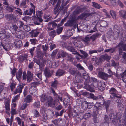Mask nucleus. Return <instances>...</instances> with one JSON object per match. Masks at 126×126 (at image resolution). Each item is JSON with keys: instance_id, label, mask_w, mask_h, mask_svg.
<instances>
[{"instance_id": "45", "label": "nucleus", "mask_w": 126, "mask_h": 126, "mask_svg": "<svg viewBox=\"0 0 126 126\" xmlns=\"http://www.w3.org/2000/svg\"><path fill=\"white\" fill-rule=\"evenodd\" d=\"M99 35V34L98 33H96L94 35H93L90 37V38L91 40V39L93 41H94L97 38Z\"/></svg>"}, {"instance_id": "3", "label": "nucleus", "mask_w": 126, "mask_h": 126, "mask_svg": "<svg viewBox=\"0 0 126 126\" xmlns=\"http://www.w3.org/2000/svg\"><path fill=\"white\" fill-rule=\"evenodd\" d=\"M117 91L114 88L112 87L110 88L109 90V94H111L110 98L111 99L115 97L118 98H121V96L120 95L117 94Z\"/></svg>"}, {"instance_id": "26", "label": "nucleus", "mask_w": 126, "mask_h": 126, "mask_svg": "<svg viewBox=\"0 0 126 126\" xmlns=\"http://www.w3.org/2000/svg\"><path fill=\"white\" fill-rule=\"evenodd\" d=\"M110 102L111 101L110 100H108L106 101H104L103 103V105L105 106L107 111L108 110V108L110 104Z\"/></svg>"}, {"instance_id": "28", "label": "nucleus", "mask_w": 126, "mask_h": 126, "mask_svg": "<svg viewBox=\"0 0 126 126\" xmlns=\"http://www.w3.org/2000/svg\"><path fill=\"white\" fill-rule=\"evenodd\" d=\"M117 47L119 48H123L124 51H126V45L125 44L123 43L122 42H120Z\"/></svg>"}, {"instance_id": "1", "label": "nucleus", "mask_w": 126, "mask_h": 126, "mask_svg": "<svg viewBox=\"0 0 126 126\" xmlns=\"http://www.w3.org/2000/svg\"><path fill=\"white\" fill-rule=\"evenodd\" d=\"M86 11L88 13H86V12H84L83 13L80 15L79 16L76 17V20H78L79 19L86 20L87 18L89 17L90 16H93L95 15H96L97 13L95 11H93L91 13H90V11L87 10Z\"/></svg>"}, {"instance_id": "64", "label": "nucleus", "mask_w": 126, "mask_h": 126, "mask_svg": "<svg viewBox=\"0 0 126 126\" xmlns=\"http://www.w3.org/2000/svg\"><path fill=\"white\" fill-rule=\"evenodd\" d=\"M81 10V9L76 10L73 12V14L74 15H76L79 14L80 13Z\"/></svg>"}, {"instance_id": "34", "label": "nucleus", "mask_w": 126, "mask_h": 126, "mask_svg": "<svg viewBox=\"0 0 126 126\" xmlns=\"http://www.w3.org/2000/svg\"><path fill=\"white\" fill-rule=\"evenodd\" d=\"M31 10V9H30L29 11L27 10H26L24 11L23 13V15L24 16H31L33 13V12Z\"/></svg>"}, {"instance_id": "52", "label": "nucleus", "mask_w": 126, "mask_h": 126, "mask_svg": "<svg viewBox=\"0 0 126 126\" xmlns=\"http://www.w3.org/2000/svg\"><path fill=\"white\" fill-rule=\"evenodd\" d=\"M45 61L44 60H43L42 62H40V61H39L38 65H39L40 69H42L43 67H44V62Z\"/></svg>"}, {"instance_id": "18", "label": "nucleus", "mask_w": 126, "mask_h": 126, "mask_svg": "<svg viewBox=\"0 0 126 126\" xmlns=\"http://www.w3.org/2000/svg\"><path fill=\"white\" fill-rule=\"evenodd\" d=\"M5 108L6 113L8 115L10 114V101H7L5 102Z\"/></svg>"}, {"instance_id": "20", "label": "nucleus", "mask_w": 126, "mask_h": 126, "mask_svg": "<svg viewBox=\"0 0 126 126\" xmlns=\"http://www.w3.org/2000/svg\"><path fill=\"white\" fill-rule=\"evenodd\" d=\"M82 41L86 45H89L91 43V42L90 38V37L86 36L82 39Z\"/></svg>"}, {"instance_id": "7", "label": "nucleus", "mask_w": 126, "mask_h": 126, "mask_svg": "<svg viewBox=\"0 0 126 126\" xmlns=\"http://www.w3.org/2000/svg\"><path fill=\"white\" fill-rule=\"evenodd\" d=\"M115 76L118 79H122L124 82L126 83V70L120 74H116Z\"/></svg>"}, {"instance_id": "6", "label": "nucleus", "mask_w": 126, "mask_h": 126, "mask_svg": "<svg viewBox=\"0 0 126 126\" xmlns=\"http://www.w3.org/2000/svg\"><path fill=\"white\" fill-rule=\"evenodd\" d=\"M25 84L24 83L21 84L19 86H18L16 89L14 91L13 94H16L17 93L20 94L22 92V89L25 85Z\"/></svg>"}, {"instance_id": "53", "label": "nucleus", "mask_w": 126, "mask_h": 126, "mask_svg": "<svg viewBox=\"0 0 126 126\" xmlns=\"http://www.w3.org/2000/svg\"><path fill=\"white\" fill-rule=\"evenodd\" d=\"M23 28V29L25 31L27 32H29L31 30L30 27L29 26L26 25H24Z\"/></svg>"}, {"instance_id": "16", "label": "nucleus", "mask_w": 126, "mask_h": 126, "mask_svg": "<svg viewBox=\"0 0 126 126\" xmlns=\"http://www.w3.org/2000/svg\"><path fill=\"white\" fill-rule=\"evenodd\" d=\"M110 120L113 124L115 125L116 122V121L117 118L116 116L114 114H110L109 115Z\"/></svg>"}, {"instance_id": "47", "label": "nucleus", "mask_w": 126, "mask_h": 126, "mask_svg": "<svg viewBox=\"0 0 126 126\" xmlns=\"http://www.w3.org/2000/svg\"><path fill=\"white\" fill-rule=\"evenodd\" d=\"M33 113L34 116L35 117L37 118L39 117L40 116V114L37 110H33Z\"/></svg>"}, {"instance_id": "33", "label": "nucleus", "mask_w": 126, "mask_h": 126, "mask_svg": "<svg viewBox=\"0 0 126 126\" xmlns=\"http://www.w3.org/2000/svg\"><path fill=\"white\" fill-rule=\"evenodd\" d=\"M41 48L42 49L43 52L45 54L47 53V50L48 48V46L47 44L42 45L41 46Z\"/></svg>"}, {"instance_id": "29", "label": "nucleus", "mask_w": 126, "mask_h": 126, "mask_svg": "<svg viewBox=\"0 0 126 126\" xmlns=\"http://www.w3.org/2000/svg\"><path fill=\"white\" fill-rule=\"evenodd\" d=\"M0 45L2 46L3 48L6 51L9 50L11 49V47L9 44H6L4 45L2 42H1Z\"/></svg>"}, {"instance_id": "2", "label": "nucleus", "mask_w": 126, "mask_h": 126, "mask_svg": "<svg viewBox=\"0 0 126 126\" xmlns=\"http://www.w3.org/2000/svg\"><path fill=\"white\" fill-rule=\"evenodd\" d=\"M40 100L42 102L46 101L49 106L52 105L54 102L53 99L51 96H47L45 94H42L41 96Z\"/></svg>"}, {"instance_id": "37", "label": "nucleus", "mask_w": 126, "mask_h": 126, "mask_svg": "<svg viewBox=\"0 0 126 126\" xmlns=\"http://www.w3.org/2000/svg\"><path fill=\"white\" fill-rule=\"evenodd\" d=\"M89 103L86 101H85L81 105L82 108L84 109H85L86 108H89L90 107H89Z\"/></svg>"}, {"instance_id": "10", "label": "nucleus", "mask_w": 126, "mask_h": 126, "mask_svg": "<svg viewBox=\"0 0 126 126\" xmlns=\"http://www.w3.org/2000/svg\"><path fill=\"white\" fill-rule=\"evenodd\" d=\"M48 27H47V29L48 31L53 30L54 28H55L57 25V24H56L54 21H52L48 23Z\"/></svg>"}, {"instance_id": "43", "label": "nucleus", "mask_w": 126, "mask_h": 126, "mask_svg": "<svg viewBox=\"0 0 126 126\" xmlns=\"http://www.w3.org/2000/svg\"><path fill=\"white\" fill-rule=\"evenodd\" d=\"M110 13L113 19H116V14L115 12L112 10H111L110 11Z\"/></svg>"}, {"instance_id": "17", "label": "nucleus", "mask_w": 126, "mask_h": 126, "mask_svg": "<svg viewBox=\"0 0 126 126\" xmlns=\"http://www.w3.org/2000/svg\"><path fill=\"white\" fill-rule=\"evenodd\" d=\"M44 54L42 51L39 50L37 51L36 57L37 58L42 60L43 58Z\"/></svg>"}, {"instance_id": "63", "label": "nucleus", "mask_w": 126, "mask_h": 126, "mask_svg": "<svg viewBox=\"0 0 126 126\" xmlns=\"http://www.w3.org/2000/svg\"><path fill=\"white\" fill-rule=\"evenodd\" d=\"M100 24L101 26L103 27H105L108 25L107 22L106 21H103L101 22Z\"/></svg>"}, {"instance_id": "25", "label": "nucleus", "mask_w": 126, "mask_h": 126, "mask_svg": "<svg viewBox=\"0 0 126 126\" xmlns=\"http://www.w3.org/2000/svg\"><path fill=\"white\" fill-rule=\"evenodd\" d=\"M33 77V74L31 72L28 71L27 72V80L28 82L32 81Z\"/></svg>"}, {"instance_id": "9", "label": "nucleus", "mask_w": 126, "mask_h": 126, "mask_svg": "<svg viewBox=\"0 0 126 126\" xmlns=\"http://www.w3.org/2000/svg\"><path fill=\"white\" fill-rule=\"evenodd\" d=\"M0 37L2 39H8L11 36V33H9L8 31L4 32L1 33H0Z\"/></svg>"}, {"instance_id": "4", "label": "nucleus", "mask_w": 126, "mask_h": 126, "mask_svg": "<svg viewBox=\"0 0 126 126\" xmlns=\"http://www.w3.org/2000/svg\"><path fill=\"white\" fill-rule=\"evenodd\" d=\"M100 69H100L98 70V74L99 77L105 80H107L109 77H110V76L108 75L107 74L104 72L101 71Z\"/></svg>"}, {"instance_id": "49", "label": "nucleus", "mask_w": 126, "mask_h": 126, "mask_svg": "<svg viewBox=\"0 0 126 126\" xmlns=\"http://www.w3.org/2000/svg\"><path fill=\"white\" fill-rule=\"evenodd\" d=\"M17 9L18 10H16L14 11V14H18L21 15H23V13L22 12V10L20 8H17Z\"/></svg>"}, {"instance_id": "12", "label": "nucleus", "mask_w": 126, "mask_h": 126, "mask_svg": "<svg viewBox=\"0 0 126 126\" xmlns=\"http://www.w3.org/2000/svg\"><path fill=\"white\" fill-rule=\"evenodd\" d=\"M66 43L64 44V45H65V47L66 48L69 50L73 52V54H75L77 53V51H76V50L71 45V43H70L68 45H65Z\"/></svg>"}, {"instance_id": "56", "label": "nucleus", "mask_w": 126, "mask_h": 126, "mask_svg": "<svg viewBox=\"0 0 126 126\" xmlns=\"http://www.w3.org/2000/svg\"><path fill=\"white\" fill-rule=\"evenodd\" d=\"M30 42L31 43L32 45H35L37 42V39L35 38L31 39L30 40Z\"/></svg>"}, {"instance_id": "19", "label": "nucleus", "mask_w": 126, "mask_h": 126, "mask_svg": "<svg viewBox=\"0 0 126 126\" xmlns=\"http://www.w3.org/2000/svg\"><path fill=\"white\" fill-rule=\"evenodd\" d=\"M30 37L32 38L37 37L39 33V32L36 30H32L31 32H29Z\"/></svg>"}, {"instance_id": "15", "label": "nucleus", "mask_w": 126, "mask_h": 126, "mask_svg": "<svg viewBox=\"0 0 126 126\" xmlns=\"http://www.w3.org/2000/svg\"><path fill=\"white\" fill-rule=\"evenodd\" d=\"M76 17H75L74 19H72L68 21L67 23L64 24L65 26L70 27L73 26L76 23L77 20L76 19Z\"/></svg>"}, {"instance_id": "21", "label": "nucleus", "mask_w": 126, "mask_h": 126, "mask_svg": "<svg viewBox=\"0 0 126 126\" xmlns=\"http://www.w3.org/2000/svg\"><path fill=\"white\" fill-rule=\"evenodd\" d=\"M113 30L116 34L117 33L116 37L118 38L119 35L120 29L119 27L117 25H115L114 27Z\"/></svg>"}, {"instance_id": "35", "label": "nucleus", "mask_w": 126, "mask_h": 126, "mask_svg": "<svg viewBox=\"0 0 126 126\" xmlns=\"http://www.w3.org/2000/svg\"><path fill=\"white\" fill-rule=\"evenodd\" d=\"M79 51L83 55H82V58L85 59L89 56L88 54L86 52L81 50H80Z\"/></svg>"}, {"instance_id": "23", "label": "nucleus", "mask_w": 126, "mask_h": 126, "mask_svg": "<svg viewBox=\"0 0 126 126\" xmlns=\"http://www.w3.org/2000/svg\"><path fill=\"white\" fill-rule=\"evenodd\" d=\"M119 13L120 16L123 19H126V11L124 10L120 11Z\"/></svg>"}, {"instance_id": "5", "label": "nucleus", "mask_w": 126, "mask_h": 126, "mask_svg": "<svg viewBox=\"0 0 126 126\" xmlns=\"http://www.w3.org/2000/svg\"><path fill=\"white\" fill-rule=\"evenodd\" d=\"M37 80V81H35L33 82H32L30 84V85H31L30 88L29 89V91L30 93L31 94H32L33 93V89L32 88L33 87L36 88V87L39 85L40 84V83L39 82L40 81L39 80H38L37 78L35 79Z\"/></svg>"}, {"instance_id": "32", "label": "nucleus", "mask_w": 126, "mask_h": 126, "mask_svg": "<svg viewBox=\"0 0 126 126\" xmlns=\"http://www.w3.org/2000/svg\"><path fill=\"white\" fill-rule=\"evenodd\" d=\"M65 72L64 70L60 69L57 71L56 75L57 76H61L63 75Z\"/></svg>"}, {"instance_id": "54", "label": "nucleus", "mask_w": 126, "mask_h": 126, "mask_svg": "<svg viewBox=\"0 0 126 126\" xmlns=\"http://www.w3.org/2000/svg\"><path fill=\"white\" fill-rule=\"evenodd\" d=\"M34 107L36 108L40 107V102L39 101L35 102L33 104Z\"/></svg>"}, {"instance_id": "30", "label": "nucleus", "mask_w": 126, "mask_h": 126, "mask_svg": "<svg viewBox=\"0 0 126 126\" xmlns=\"http://www.w3.org/2000/svg\"><path fill=\"white\" fill-rule=\"evenodd\" d=\"M22 74V71L21 68H20L18 72L16 73V77L17 79L19 80V79L21 78Z\"/></svg>"}, {"instance_id": "55", "label": "nucleus", "mask_w": 126, "mask_h": 126, "mask_svg": "<svg viewBox=\"0 0 126 126\" xmlns=\"http://www.w3.org/2000/svg\"><path fill=\"white\" fill-rule=\"evenodd\" d=\"M26 2L25 0H23L20 3V7H23L24 8L26 7Z\"/></svg>"}, {"instance_id": "46", "label": "nucleus", "mask_w": 126, "mask_h": 126, "mask_svg": "<svg viewBox=\"0 0 126 126\" xmlns=\"http://www.w3.org/2000/svg\"><path fill=\"white\" fill-rule=\"evenodd\" d=\"M104 123H106L107 124L109 125L110 123L108 115H105L104 119Z\"/></svg>"}, {"instance_id": "11", "label": "nucleus", "mask_w": 126, "mask_h": 126, "mask_svg": "<svg viewBox=\"0 0 126 126\" xmlns=\"http://www.w3.org/2000/svg\"><path fill=\"white\" fill-rule=\"evenodd\" d=\"M69 2V0H67L66 1L65 0H62V3L61 4L60 9L61 10H63V9L65 8V9H64V11H65V10H66V9L68 7L69 5H68L66 7H64V6L66 5Z\"/></svg>"}, {"instance_id": "24", "label": "nucleus", "mask_w": 126, "mask_h": 126, "mask_svg": "<svg viewBox=\"0 0 126 126\" xmlns=\"http://www.w3.org/2000/svg\"><path fill=\"white\" fill-rule=\"evenodd\" d=\"M98 85V88L100 91H103L105 89L106 86L105 82L99 83Z\"/></svg>"}, {"instance_id": "27", "label": "nucleus", "mask_w": 126, "mask_h": 126, "mask_svg": "<svg viewBox=\"0 0 126 126\" xmlns=\"http://www.w3.org/2000/svg\"><path fill=\"white\" fill-rule=\"evenodd\" d=\"M32 96L31 95H28L25 98L24 101L27 103H29L32 101Z\"/></svg>"}, {"instance_id": "57", "label": "nucleus", "mask_w": 126, "mask_h": 126, "mask_svg": "<svg viewBox=\"0 0 126 126\" xmlns=\"http://www.w3.org/2000/svg\"><path fill=\"white\" fill-rule=\"evenodd\" d=\"M75 45L76 47L78 48H80L82 47V43L80 41H78L76 42Z\"/></svg>"}, {"instance_id": "41", "label": "nucleus", "mask_w": 126, "mask_h": 126, "mask_svg": "<svg viewBox=\"0 0 126 126\" xmlns=\"http://www.w3.org/2000/svg\"><path fill=\"white\" fill-rule=\"evenodd\" d=\"M83 78L86 80L85 81L84 83L86 84L87 83H89V78H90L89 77L88 75L87 74H85L83 75Z\"/></svg>"}, {"instance_id": "39", "label": "nucleus", "mask_w": 126, "mask_h": 126, "mask_svg": "<svg viewBox=\"0 0 126 126\" xmlns=\"http://www.w3.org/2000/svg\"><path fill=\"white\" fill-rule=\"evenodd\" d=\"M15 47L16 48H19L21 47L22 45V42L21 41L19 40L15 42Z\"/></svg>"}, {"instance_id": "42", "label": "nucleus", "mask_w": 126, "mask_h": 126, "mask_svg": "<svg viewBox=\"0 0 126 126\" xmlns=\"http://www.w3.org/2000/svg\"><path fill=\"white\" fill-rule=\"evenodd\" d=\"M5 9L6 11L8 12L12 13L13 12L14 10L12 6H7L6 7Z\"/></svg>"}, {"instance_id": "13", "label": "nucleus", "mask_w": 126, "mask_h": 126, "mask_svg": "<svg viewBox=\"0 0 126 126\" xmlns=\"http://www.w3.org/2000/svg\"><path fill=\"white\" fill-rule=\"evenodd\" d=\"M44 72L47 78H49L53 74V71L50 70L48 68H46L44 70Z\"/></svg>"}, {"instance_id": "31", "label": "nucleus", "mask_w": 126, "mask_h": 126, "mask_svg": "<svg viewBox=\"0 0 126 126\" xmlns=\"http://www.w3.org/2000/svg\"><path fill=\"white\" fill-rule=\"evenodd\" d=\"M47 114L49 118H52L54 115V112L52 110H48L47 112Z\"/></svg>"}, {"instance_id": "8", "label": "nucleus", "mask_w": 126, "mask_h": 126, "mask_svg": "<svg viewBox=\"0 0 126 126\" xmlns=\"http://www.w3.org/2000/svg\"><path fill=\"white\" fill-rule=\"evenodd\" d=\"M61 3V2L60 0H58L56 5L54 6V13L55 14H57V16L59 14V11L60 10H61L60 8L59 9Z\"/></svg>"}, {"instance_id": "44", "label": "nucleus", "mask_w": 126, "mask_h": 126, "mask_svg": "<svg viewBox=\"0 0 126 126\" xmlns=\"http://www.w3.org/2000/svg\"><path fill=\"white\" fill-rule=\"evenodd\" d=\"M69 72L72 75H75L77 73V71L75 69L71 68L69 69Z\"/></svg>"}, {"instance_id": "22", "label": "nucleus", "mask_w": 126, "mask_h": 126, "mask_svg": "<svg viewBox=\"0 0 126 126\" xmlns=\"http://www.w3.org/2000/svg\"><path fill=\"white\" fill-rule=\"evenodd\" d=\"M28 55L25 54L23 56L20 55L18 57V60L20 63H22L24 61L27 60Z\"/></svg>"}, {"instance_id": "59", "label": "nucleus", "mask_w": 126, "mask_h": 126, "mask_svg": "<svg viewBox=\"0 0 126 126\" xmlns=\"http://www.w3.org/2000/svg\"><path fill=\"white\" fill-rule=\"evenodd\" d=\"M66 57V60L67 61H70V62L73 61V57L71 54H68Z\"/></svg>"}, {"instance_id": "51", "label": "nucleus", "mask_w": 126, "mask_h": 126, "mask_svg": "<svg viewBox=\"0 0 126 126\" xmlns=\"http://www.w3.org/2000/svg\"><path fill=\"white\" fill-rule=\"evenodd\" d=\"M60 52V55H61L62 57L63 58L66 57L68 54L67 53L64 51L63 50H61Z\"/></svg>"}, {"instance_id": "62", "label": "nucleus", "mask_w": 126, "mask_h": 126, "mask_svg": "<svg viewBox=\"0 0 126 126\" xmlns=\"http://www.w3.org/2000/svg\"><path fill=\"white\" fill-rule=\"evenodd\" d=\"M122 118L123 119L122 121L123 122V123L125 124V126H126V110L124 113Z\"/></svg>"}, {"instance_id": "14", "label": "nucleus", "mask_w": 126, "mask_h": 126, "mask_svg": "<svg viewBox=\"0 0 126 126\" xmlns=\"http://www.w3.org/2000/svg\"><path fill=\"white\" fill-rule=\"evenodd\" d=\"M87 83L86 84V85L84 86L85 88L91 92H94L95 90L94 86L92 85H89Z\"/></svg>"}, {"instance_id": "38", "label": "nucleus", "mask_w": 126, "mask_h": 126, "mask_svg": "<svg viewBox=\"0 0 126 126\" xmlns=\"http://www.w3.org/2000/svg\"><path fill=\"white\" fill-rule=\"evenodd\" d=\"M43 21L41 18L38 17L34 21V23L35 24L39 25L40 24V22H42Z\"/></svg>"}, {"instance_id": "36", "label": "nucleus", "mask_w": 126, "mask_h": 126, "mask_svg": "<svg viewBox=\"0 0 126 126\" xmlns=\"http://www.w3.org/2000/svg\"><path fill=\"white\" fill-rule=\"evenodd\" d=\"M119 0H110V2L113 6L116 7L117 6Z\"/></svg>"}, {"instance_id": "61", "label": "nucleus", "mask_w": 126, "mask_h": 126, "mask_svg": "<svg viewBox=\"0 0 126 126\" xmlns=\"http://www.w3.org/2000/svg\"><path fill=\"white\" fill-rule=\"evenodd\" d=\"M20 94H18L13 98L12 99V102H15L17 100H18L19 99V98L20 97Z\"/></svg>"}, {"instance_id": "58", "label": "nucleus", "mask_w": 126, "mask_h": 126, "mask_svg": "<svg viewBox=\"0 0 126 126\" xmlns=\"http://www.w3.org/2000/svg\"><path fill=\"white\" fill-rule=\"evenodd\" d=\"M102 58L105 60L109 61L110 59V57L107 54H105L102 56Z\"/></svg>"}, {"instance_id": "60", "label": "nucleus", "mask_w": 126, "mask_h": 126, "mask_svg": "<svg viewBox=\"0 0 126 126\" xmlns=\"http://www.w3.org/2000/svg\"><path fill=\"white\" fill-rule=\"evenodd\" d=\"M16 120L17 121L18 124L20 126H21L23 121H22L20 118L18 117L16 118Z\"/></svg>"}, {"instance_id": "50", "label": "nucleus", "mask_w": 126, "mask_h": 126, "mask_svg": "<svg viewBox=\"0 0 126 126\" xmlns=\"http://www.w3.org/2000/svg\"><path fill=\"white\" fill-rule=\"evenodd\" d=\"M56 32L55 30H53L51 31L49 33V36L53 38L56 35Z\"/></svg>"}, {"instance_id": "48", "label": "nucleus", "mask_w": 126, "mask_h": 126, "mask_svg": "<svg viewBox=\"0 0 126 126\" xmlns=\"http://www.w3.org/2000/svg\"><path fill=\"white\" fill-rule=\"evenodd\" d=\"M92 3L93 4L92 6L96 8L99 9L102 8L100 5L97 3L93 2Z\"/></svg>"}, {"instance_id": "40", "label": "nucleus", "mask_w": 126, "mask_h": 126, "mask_svg": "<svg viewBox=\"0 0 126 126\" xmlns=\"http://www.w3.org/2000/svg\"><path fill=\"white\" fill-rule=\"evenodd\" d=\"M101 104L98 102H97L95 104L94 107L96 111H97L99 109V108L101 106Z\"/></svg>"}]
</instances>
